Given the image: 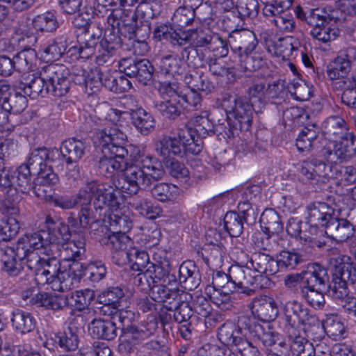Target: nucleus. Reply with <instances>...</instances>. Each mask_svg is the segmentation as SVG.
Returning <instances> with one entry per match:
<instances>
[{
	"label": "nucleus",
	"instance_id": "1",
	"mask_svg": "<svg viewBox=\"0 0 356 356\" xmlns=\"http://www.w3.org/2000/svg\"><path fill=\"white\" fill-rule=\"evenodd\" d=\"M126 140V134L116 126L97 131L95 143L97 150L102 153L98 167L104 174L123 171L122 177L115 184L117 190L136 195L140 190H146L154 181L161 179L165 171L161 163L150 155H143L134 164L127 165Z\"/></svg>",
	"mask_w": 356,
	"mask_h": 356
},
{
	"label": "nucleus",
	"instance_id": "2",
	"mask_svg": "<svg viewBox=\"0 0 356 356\" xmlns=\"http://www.w3.org/2000/svg\"><path fill=\"white\" fill-rule=\"evenodd\" d=\"M222 106L226 118L218 120L216 130L223 138L235 137L240 132L248 131L252 123L253 112L262 113V106L257 108V105L245 96L224 97Z\"/></svg>",
	"mask_w": 356,
	"mask_h": 356
},
{
	"label": "nucleus",
	"instance_id": "3",
	"mask_svg": "<svg viewBox=\"0 0 356 356\" xmlns=\"http://www.w3.org/2000/svg\"><path fill=\"white\" fill-rule=\"evenodd\" d=\"M356 280V269L351 258L335 251V305L356 316V298L350 294L348 286Z\"/></svg>",
	"mask_w": 356,
	"mask_h": 356
},
{
	"label": "nucleus",
	"instance_id": "4",
	"mask_svg": "<svg viewBox=\"0 0 356 356\" xmlns=\"http://www.w3.org/2000/svg\"><path fill=\"white\" fill-rule=\"evenodd\" d=\"M229 44L232 53L238 57L239 65L244 72L256 71L262 66V58L252 56L258 44L252 31L243 29L232 30L229 33Z\"/></svg>",
	"mask_w": 356,
	"mask_h": 356
},
{
	"label": "nucleus",
	"instance_id": "5",
	"mask_svg": "<svg viewBox=\"0 0 356 356\" xmlns=\"http://www.w3.org/2000/svg\"><path fill=\"white\" fill-rule=\"evenodd\" d=\"M52 254V249H48V252H45L39 280L43 282V284H51L54 291L68 290L74 282V271H77L80 264L74 263L70 265L68 269L62 270L60 260Z\"/></svg>",
	"mask_w": 356,
	"mask_h": 356
},
{
	"label": "nucleus",
	"instance_id": "6",
	"mask_svg": "<svg viewBox=\"0 0 356 356\" xmlns=\"http://www.w3.org/2000/svg\"><path fill=\"white\" fill-rule=\"evenodd\" d=\"M251 265L243 268L242 266H232L229 268V273L218 272L216 276L227 280V284L230 282L234 285V289H241V293L246 296H252L255 291L266 287L268 283V277L262 275L257 274L254 270H251Z\"/></svg>",
	"mask_w": 356,
	"mask_h": 356
},
{
	"label": "nucleus",
	"instance_id": "7",
	"mask_svg": "<svg viewBox=\"0 0 356 356\" xmlns=\"http://www.w3.org/2000/svg\"><path fill=\"white\" fill-rule=\"evenodd\" d=\"M120 193V191L113 189L107 184L91 180L86 181L76 196L79 204H90L94 197L93 206L97 212L98 210L106 209V207H117L118 195Z\"/></svg>",
	"mask_w": 356,
	"mask_h": 356
},
{
	"label": "nucleus",
	"instance_id": "8",
	"mask_svg": "<svg viewBox=\"0 0 356 356\" xmlns=\"http://www.w3.org/2000/svg\"><path fill=\"white\" fill-rule=\"evenodd\" d=\"M121 13L120 9L113 8L105 15L106 17L104 21L106 20L111 28L106 31L104 37L100 42L97 56L98 65H102L108 62L121 45L122 39L119 35V33H122V26L120 27Z\"/></svg>",
	"mask_w": 356,
	"mask_h": 356
},
{
	"label": "nucleus",
	"instance_id": "9",
	"mask_svg": "<svg viewBox=\"0 0 356 356\" xmlns=\"http://www.w3.org/2000/svg\"><path fill=\"white\" fill-rule=\"evenodd\" d=\"M356 156V136L346 120L335 117V163L348 162Z\"/></svg>",
	"mask_w": 356,
	"mask_h": 356
},
{
	"label": "nucleus",
	"instance_id": "10",
	"mask_svg": "<svg viewBox=\"0 0 356 356\" xmlns=\"http://www.w3.org/2000/svg\"><path fill=\"white\" fill-rule=\"evenodd\" d=\"M284 116L293 120L296 124L305 125L296 139V147L300 152H309L316 146L318 130L314 124H306L309 119L307 111L298 106H293L284 113Z\"/></svg>",
	"mask_w": 356,
	"mask_h": 356
},
{
	"label": "nucleus",
	"instance_id": "11",
	"mask_svg": "<svg viewBox=\"0 0 356 356\" xmlns=\"http://www.w3.org/2000/svg\"><path fill=\"white\" fill-rule=\"evenodd\" d=\"M87 146L75 138L65 140L60 147V154L67 165L65 175L69 179L76 180L80 175L78 161L86 154Z\"/></svg>",
	"mask_w": 356,
	"mask_h": 356
},
{
	"label": "nucleus",
	"instance_id": "12",
	"mask_svg": "<svg viewBox=\"0 0 356 356\" xmlns=\"http://www.w3.org/2000/svg\"><path fill=\"white\" fill-rule=\"evenodd\" d=\"M44 79L49 89V95L54 97H62L66 95L70 89V80L67 78V69L63 65L50 64L44 66Z\"/></svg>",
	"mask_w": 356,
	"mask_h": 356
},
{
	"label": "nucleus",
	"instance_id": "13",
	"mask_svg": "<svg viewBox=\"0 0 356 356\" xmlns=\"http://www.w3.org/2000/svg\"><path fill=\"white\" fill-rule=\"evenodd\" d=\"M118 67L120 72L136 78L143 85H147L153 77L154 67L147 59L124 58L119 61Z\"/></svg>",
	"mask_w": 356,
	"mask_h": 356
},
{
	"label": "nucleus",
	"instance_id": "14",
	"mask_svg": "<svg viewBox=\"0 0 356 356\" xmlns=\"http://www.w3.org/2000/svg\"><path fill=\"white\" fill-rule=\"evenodd\" d=\"M44 75V69L42 67L38 74H33L22 77V80L16 83V90L22 91L31 99L46 97L49 95V89L46 85Z\"/></svg>",
	"mask_w": 356,
	"mask_h": 356
},
{
	"label": "nucleus",
	"instance_id": "15",
	"mask_svg": "<svg viewBox=\"0 0 356 356\" xmlns=\"http://www.w3.org/2000/svg\"><path fill=\"white\" fill-rule=\"evenodd\" d=\"M248 308L251 311L252 318L262 322H270L275 320L278 314V309L275 300L265 296L254 297Z\"/></svg>",
	"mask_w": 356,
	"mask_h": 356
},
{
	"label": "nucleus",
	"instance_id": "16",
	"mask_svg": "<svg viewBox=\"0 0 356 356\" xmlns=\"http://www.w3.org/2000/svg\"><path fill=\"white\" fill-rule=\"evenodd\" d=\"M241 327L248 328L249 334L259 341L265 347L271 346L279 341L280 335L270 327L265 328L254 318H242L240 321Z\"/></svg>",
	"mask_w": 356,
	"mask_h": 356
},
{
	"label": "nucleus",
	"instance_id": "17",
	"mask_svg": "<svg viewBox=\"0 0 356 356\" xmlns=\"http://www.w3.org/2000/svg\"><path fill=\"white\" fill-rule=\"evenodd\" d=\"M242 318H250V315L240 316L238 318L237 325L231 323H225L219 327L218 338L222 344L235 348L245 339L244 337L249 333L248 328L241 327L240 321Z\"/></svg>",
	"mask_w": 356,
	"mask_h": 356
},
{
	"label": "nucleus",
	"instance_id": "18",
	"mask_svg": "<svg viewBox=\"0 0 356 356\" xmlns=\"http://www.w3.org/2000/svg\"><path fill=\"white\" fill-rule=\"evenodd\" d=\"M330 288L326 268L319 264H313L307 270L302 272V289Z\"/></svg>",
	"mask_w": 356,
	"mask_h": 356
},
{
	"label": "nucleus",
	"instance_id": "19",
	"mask_svg": "<svg viewBox=\"0 0 356 356\" xmlns=\"http://www.w3.org/2000/svg\"><path fill=\"white\" fill-rule=\"evenodd\" d=\"M25 256L15 245L6 247L1 257V270L8 276H17L23 270Z\"/></svg>",
	"mask_w": 356,
	"mask_h": 356
},
{
	"label": "nucleus",
	"instance_id": "20",
	"mask_svg": "<svg viewBox=\"0 0 356 356\" xmlns=\"http://www.w3.org/2000/svg\"><path fill=\"white\" fill-rule=\"evenodd\" d=\"M47 232L40 230L36 232L26 234L20 237L15 245L24 254L29 252L38 251L40 253L48 252L51 249L45 240Z\"/></svg>",
	"mask_w": 356,
	"mask_h": 356
},
{
	"label": "nucleus",
	"instance_id": "21",
	"mask_svg": "<svg viewBox=\"0 0 356 356\" xmlns=\"http://www.w3.org/2000/svg\"><path fill=\"white\" fill-rule=\"evenodd\" d=\"M81 209L78 215V218L70 216L67 218V222L70 223V227L74 234L81 236L83 237L85 232L91 227V225L95 223L97 219V213L93 211L90 204H79Z\"/></svg>",
	"mask_w": 356,
	"mask_h": 356
},
{
	"label": "nucleus",
	"instance_id": "22",
	"mask_svg": "<svg viewBox=\"0 0 356 356\" xmlns=\"http://www.w3.org/2000/svg\"><path fill=\"white\" fill-rule=\"evenodd\" d=\"M304 307L296 300L288 301L283 307L284 330L289 338L300 336V330H297V323Z\"/></svg>",
	"mask_w": 356,
	"mask_h": 356
},
{
	"label": "nucleus",
	"instance_id": "23",
	"mask_svg": "<svg viewBox=\"0 0 356 356\" xmlns=\"http://www.w3.org/2000/svg\"><path fill=\"white\" fill-rule=\"evenodd\" d=\"M150 295L152 300L162 304L163 307L168 310L172 307H175L184 293L179 289L170 288L165 283H161L153 286Z\"/></svg>",
	"mask_w": 356,
	"mask_h": 356
},
{
	"label": "nucleus",
	"instance_id": "24",
	"mask_svg": "<svg viewBox=\"0 0 356 356\" xmlns=\"http://www.w3.org/2000/svg\"><path fill=\"white\" fill-rule=\"evenodd\" d=\"M47 224V230L45 240L51 248L55 244H63L68 241L74 232L70 227V223L67 225L58 222H55L51 218L46 219Z\"/></svg>",
	"mask_w": 356,
	"mask_h": 356
},
{
	"label": "nucleus",
	"instance_id": "25",
	"mask_svg": "<svg viewBox=\"0 0 356 356\" xmlns=\"http://www.w3.org/2000/svg\"><path fill=\"white\" fill-rule=\"evenodd\" d=\"M119 195H118L117 207H106L111 210L108 214V222L112 232L127 234L132 227V220L129 216V212L127 209L120 208Z\"/></svg>",
	"mask_w": 356,
	"mask_h": 356
},
{
	"label": "nucleus",
	"instance_id": "26",
	"mask_svg": "<svg viewBox=\"0 0 356 356\" xmlns=\"http://www.w3.org/2000/svg\"><path fill=\"white\" fill-rule=\"evenodd\" d=\"M249 263L251 267L259 273V275H262L266 277L278 272L276 259L264 252H254Z\"/></svg>",
	"mask_w": 356,
	"mask_h": 356
},
{
	"label": "nucleus",
	"instance_id": "27",
	"mask_svg": "<svg viewBox=\"0 0 356 356\" xmlns=\"http://www.w3.org/2000/svg\"><path fill=\"white\" fill-rule=\"evenodd\" d=\"M353 15H356V0H335V26L339 31H346Z\"/></svg>",
	"mask_w": 356,
	"mask_h": 356
},
{
	"label": "nucleus",
	"instance_id": "28",
	"mask_svg": "<svg viewBox=\"0 0 356 356\" xmlns=\"http://www.w3.org/2000/svg\"><path fill=\"white\" fill-rule=\"evenodd\" d=\"M29 302L37 307L54 311L63 310L67 307L69 304L67 296L53 295L48 293H39L31 297Z\"/></svg>",
	"mask_w": 356,
	"mask_h": 356
},
{
	"label": "nucleus",
	"instance_id": "29",
	"mask_svg": "<svg viewBox=\"0 0 356 356\" xmlns=\"http://www.w3.org/2000/svg\"><path fill=\"white\" fill-rule=\"evenodd\" d=\"M77 271H74V282L79 281L81 277L90 280L92 282H98L103 280L106 275V268L103 261H93L86 266L81 263Z\"/></svg>",
	"mask_w": 356,
	"mask_h": 356
},
{
	"label": "nucleus",
	"instance_id": "30",
	"mask_svg": "<svg viewBox=\"0 0 356 356\" xmlns=\"http://www.w3.org/2000/svg\"><path fill=\"white\" fill-rule=\"evenodd\" d=\"M88 329L92 337L97 339L109 341L118 335L115 322L108 319L95 318L91 321Z\"/></svg>",
	"mask_w": 356,
	"mask_h": 356
},
{
	"label": "nucleus",
	"instance_id": "31",
	"mask_svg": "<svg viewBox=\"0 0 356 356\" xmlns=\"http://www.w3.org/2000/svg\"><path fill=\"white\" fill-rule=\"evenodd\" d=\"M181 78L188 88L204 92L205 94L211 93L214 89L213 84L209 77L196 69L188 70Z\"/></svg>",
	"mask_w": 356,
	"mask_h": 356
},
{
	"label": "nucleus",
	"instance_id": "32",
	"mask_svg": "<svg viewBox=\"0 0 356 356\" xmlns=\"http://www.w3.org/2000/svg\"><path fill=\"white\" fill-rule=\"evenodd\" d=\"M309 227L307 229V234L311 236V238L306 241L312 243L318 248H326L327 250L332 249L334 243V236L332 229H319L316 224L309 223Z\"/></svg>",
	"mask_w": 356,
	"mask_h": 356
},
{
	"label": "nucleus",
	"instance_id": "33",
	"mask_svg": "<svg viewBox=\"0 0 356 356\" xmlns=\"http://www.w3.org/2000/svg\"><path fill=\"white\" fill-rule=\"evenodd\" d=\"M179 275L180 283L184 284V288L189 291L195 289L201 282L200 271L195 263L191 260L181 264Z\"/></svg>",
	"mask_w": 356,
	"mask_h": 356
},
{
	"label": "nucleus",
	"instance_id": "34",
	"mask_svg": "<svg viewBox=\"0 0 356 356\" xmlns=\"http://www.w3.org/2000/svg\"><path fill=\"white\" fill-rule=\"evenodd\" d=\"M193 127L186 126V130L188 136H196L200 138H204L213 134L221 135L216 130V124H213L207 117L197 115L193 118L192 121Z\"/></svg>",
	"mask_w": 356,
	"mask_h": 356
},
{
	"label": "nucleus",
	"instance_id": "35",
	"mask_svg": "<svg viewBox=\"0 0 356 356\" xmlns=\"http://www.w3.org/2000/svg\"><path fill=\"white\" fill-rule=\"evenodd\" d=\"M130 115L131 124L142 135L147 136L154 129V118L143 108L132 110Z\"/></svg>",
	"mask_w": 356,
	"mask_h": 356
},
{
	"label": "nucleus",
	"instance_id": "36",
	"mask_svg": "<svg viewBox=\"0 0 356 356\" xmlns=\"http://www.w3.org/2000/svg\"><path fill=\"white\" fill-rule=\"evenodd\" d=\"M11 323L13 329L21 334L31 332L36 327V321L32 314L19 309L12 312Z\"/></svg>",
	"mask_w": 356,
	"mask_h": 356
},
{
	"label": "nucleus",
	"instance_id": "37",
	"mask_svg": "<svg viewBox=\"0 0 356 356\" xmlns=\"http://www.w3.org/2000/svg\"><path fill=\"white\" fill-rule=\"evenodd\" d=\"M325 207V204L318 203V207L312 203L307 207V222L309 223L319 224L321 227L329 229L334 223L332 213L323 212Z\"/></svg>",
	"mask_w": 356,
	"mask_h": 356
},
{
	"label": "nucleus",
	"instance_id": "38",
	"mask_svg": "<svg viewBox=\"0 0 356 356\" xmlns=\"http://www.w3.org/2000/svg\"><path fill=\"white\" fill-rule=\"evenodd\" d=\"M154 38L159 41L165 40L173 47L180 49L184 42L186 40V35L181 30L172 31L168 26L162 24L158 26L154 31Z\"/></svg>",
	"mask_w": 356,
	"mask_h": 356
},
{
	"label": "nucleus",
	"instance_id": "39",
	"mask_svg": "<svg viewBox=\"0 0 356 356\" xmlns=\"http://www.w3.org/2000/svg\"><path fill=\"white\" fill-rule=\"evenodd\" d=\"M156 153L163 157L169 156L171 154L180 156L184 153L182 140L179 138L172 136H164L155 145Z\"/></svg>",
	"mask_w": 356,
	"mask_h": 356
},
{
	"label": "nucleus",
	"instance_id": "40",
	"mask_svg": "<svg viewBox=\"0 0 356 356\" xmlns=\"http://www.w3.org/2000/svg\"><path fill=\"white\" fill-rule=\"evenodd\" d=\"M79 330L71 323L63 332L55 334V342L65 351L75 350L79 345Z\"/></svg>",
	"mask_w": 356,
	"mask_h": 356
},
{
	"label": "nucleus",
	"instance_id": "41",
	"mask_svg": "<svg viewBox=\"0 0 356 356\" xmlns=\"http://www.w3.org/2000/svg\"><path fill=\"white\" fill-rule=\"evenodd\" d=\"M154 108L163 118L170 120L177 119L183 109L181 100L177 98L154 102Z\"/></svg>",
	"mask_w": 356,
	"mask_h": 356
},
{
	"label": "nucleus",
	"instance_id": "42",
	"mask_svg": "<svg viewBox=\"0 0 356 356\" xmlns=\"http://www.w3.org/2000/svg\"><path fill=\"white\" fill-rule=\"evenodd\" d=\"M60 251L63 260L73 261L72 265L79 263L78 261L82 259L86 252L85 241L82 239L65 242L62 244V249Z\"/></svg>",
	"mask_w": 356,
	"mask_h": 356
},
{
	"label": "nucleus",
	"instance_id": "43",
	"mask_svg": "<svg viewBox=\"0 0 356 356\" xmlns=\"http://www.w3.org/2000/svg\"><path fill=\"white\" fill-rule=\"evenodd\" d=\"M24 49L12 58L15 70L19 72L29 71L35 65L37 54L32 47H23Z\"/></svg>",
	"mask_w": 356,
	"mask_h": 356
},
{
	"label": "nucleus",
	"instance_id": "44",
	"mask_svg": "<svg viewBox=\"0 0 356 356\" xmlns=\"http://www.w3.org/2000/svg\"><path fill=\"white\" fill-rule=\"evenodd\" d=\"M33 175H35L33 170L26 164H22L14 171L12 178L15 179L18 187L17 191H19L22 193H31L33 184Z\"/></svg>",
	"mask_w": 356,
	"mask_h": 356
},
{
	"label": "nucleus",
	"instance_id": "45",
	"mask_svg": "<svg viewBox=\"0 0 356 356\" xmlns=\"http://www.w3.org/2000/svg\"><path fill=\"white\" fill-rule=\"evenodd\" d=\"M51 151L45 147H39L33 149L29 158V166L34 174L40 173L42 170L47 168V162L50 160Z\"/></svg>",
	"mask_w": 356,
	"mask_h": 356
},
{
	"label": "nucleus",
	"instance_id": "46",
	"mask_svg": "<svg viewBox=\"0 0 356 356\" xmlns=\"http://www.w3.org/2000/svg\"><path fill=\"white\" fill-rule=\"evenodd\" d=\"M245 219L236 211H228L224 217V228L232 237L240 236L246 224Z\"/></svg>",
	"mask_w": 356,
	"mask_h": 356
},
{
	"label": "nucleus",
	"instance_id": "47",
	"mask_svg": "<svg viewBox=\"0 0 356 356\" xmlns=\"http://www.w3.org/2000/svg\"><path fill=\"white\" fill-rule=\"evenodd\" d=\"M120 10L121 24L122 29L127 31V35H134L135 37L138 36V33L143 31V25L141 27H137V19L138 16L134 9L126 8H118Z\"/></svg>",
	"mask_w": 356,
	"mask_h": 356
},
{
	"label": "nucleus",
	"instance_id": "48",
	"mask_svg": "<svg viewBox=\"0 0 356 356\" xmlns=\"http://www.w3.org/2000/svg\"><path fill=\"white\" fill-rule=\"evenodd\" d=\"M285 83V81L282 79H277L269 83L266 88V100L277 105L284 102L288 96V90Z\"/></svg>",
	"mask_w": 356,
	"mask_h": 356
},
{
	"label": "nucleus",
	"instance_id": "49",
	"mask_svg": "<svg viewBox=\"0 0 356 356\" xmlns=\"http://www.w3.org/2000/svg\"><path fill=\"white\" fill-rule=\"evenodd\" d=\"M66 48L65 40L62 39L51 40L42 47V56L47 62L58 60L63 55Z\"/></svg>",
	"mask_w": 356,
	"mask_h": 356
},
{
	"label": "nucleus",
	"instance_id": "50",
	"mask_svg": "<svg viewBox=\"0 0 356 356\" xmlns=\"http://www.w3.org/2000/svg\"><path fill=\"white\" fill-rule=\"evenodd\" d=\"M168 311L172 312L173 320L176 323H186L187 324L184 325L183 327H185V332L190 333L188 325H191V323L188 322L193 316V309L191 305L181 298L175 307H172Z\"/></svg>",
	"mask_w": 356,
	"mask_h": 356
},
{
	"label": "nucleus",
	"instance_id": "51",
	"mask_svg": "<svg viewBox=\"0 0 356 356\" xmlns=\"http://www.w3.org/2000/svg\"><path fill=\"white\" fill-rule=\"evenodd\" d=\"M84 38L83 41L79 42L78 46L70 48L69 51H72V54H77L79 57L84 59H88L94 54H96L95 56H97L100 42L96 41L95 39L87 38L86 35ZM95 61L97 62V57H95Z\"/></svg>",
	"mask_w": 356,
	"mask_h": 356
},
{
	"label": "nucleus",
	"instance_id": "52",
	"mask_svg": "<svg viewBox=\"0 0 356 356\" xmlns=\"http://www.w3.org/2000/svg\"><path fill=\"white\" fill-rule=\"evenodd\" d=\"M183 33L186 35V40L184 42L182 47L193 43L195 47H207L209 49L214 36H216V35H212L210 32H205L202 29L183 31Z\"/></svg>",
	"mask_w": 356,
	"mask_h": 356
},
{
	"label": "nucleus",
	"instance_id": "53",
	"mask_svg": "<svg viewBox=\"0 0 356 356\" xmlns=\"http://www.w3.org/2000/svg\"><path fill=\"white\" fill-rule=\"evenodd\" d=\"M26 95L22 91L17 90L13 94L6 96V99L2 102V105L8 114L10 112L18 113L22 112L27 106Z\"/></svg>",
	"mask_w": 356,
	"mask_h": 356
},
{
	"label": "nucleus",
	"instance_id": "54",
	"mask_svg": "<svg viewBox=\"0 0 356 356\" xmlns=\"http://www.w3.org/2000/svg\"><path fill=\"white\" fill-rule=\"evenodd\" d=\"M261 222L265 232L268 234H279L283 230V222L280 215L273 209H269L264 212L261 216Z\"/></svg>",
	"mask_w": 356,
	"mask_h": 356
},
{
	"label": "nucleus",
	"instance_id": "55",
	"mask_svg": "<svg viewBox=\"0 0 356 356\" xmlns=\"http://www.w3.org/2000/svg\"><path fill=\"white\" fill-rule=\"evenodd\" d=\"M33 28L41 32H53L58 27V22L54 13L46 12L35 16L32 20Z\"/></svg>",
	"mask_w": 356,
	"mask_h": 356
},
{
	"label": "nucleus",
	"instance_id": "56",
	"mask_svg": "<svg viewBox=\"0 0 356 356\" xmlns=\"http://www.w3.org/2000/svg\"><path fill=\"white\" fill-rule=\"evenodd\" d=\"M337 210L340 217L336 218L338 225L335 229V243H339L346 241L351 237L354 233V228L350 222L343 218L341 208L335 202V211Z\"/></svg>",
	"mask_w": 356,
	"mask_h": 356
},
{
	"label": "nucleus",
	"instance_id": "57",
	"mask_svg": "<svg viewBox=\"0 0 356 356\" xmlns=\"http://www.w3.org/2000/svg\"><path fill=\"white\" fill-rule=\"evenodd\" d=\"M155 330L156 325L152 323L149 327L143 326L138 327L134 325L126 328L123 327L122 332L136 346L152 336Z\"/></svg>",
	"mask_w": 356,
	"mask_h": 356
},
{
	"label": "nucleus",
	"instance_id": "58",
	"mask_svg": "<svg viewBox=\"0 0 356 356\" xmlns=\"http://www.w3.org/2000/svg\"><path fill=\"white\" fill-rule=\"evenodd\" d=\"M289 339L291 340L290 356H316L314 347L305 337L298 336Z\"/></svg>",
	"mask_w": 356,
	"mask_h": 356
},
{
	"label": "nucleus",
	"instance_id": "59",
	"mask_svg": "<svg viewBox=\"0 0 356 356\" xmlns=\"http://www.w3.org/2000/svg\"><path fill=\"white\" fill-rule=\"evenodd\" d=\"M145 271L149 275L150 282L153 285L170 283L172 280H175V277L173 275H170L169 270L160 264L152 263L149 264L148 268H145Z\"/></svg>",
	"mask_w": 356,
	"mask_h": 356
},
{
	"label": "nucleus",
	"instance_id": "60",
	"mask_svg": "<svg viewBox=\"0 0 356 356\" xmlns=\"http://www.w3.org/2000/svg\"><path fill=\"white\" fill-rule=\"evenodd\" d=\"M14 33L18 37L17 40L22 47H33L37 42V37L29 28L27 22L24 19L18 22Z\"/></svg>",
	"mask_w": 356,
	"mask_h": 356
},
{
	"label": "nucleus",
	"instance_id": "61",
	"mask_svg": "<svg viewBox=\"0 0 356 356\" xmlns=\"http://www.w3.org/2000/svg\"><path fill=\"white\" fill-rule=\"evenodd\" d=\"M93 298V292L90 290H81L67 296L68 307H74L78 311L87 309Z\"/></svg>",
	"mask_w": 356,
	"mask_h": 356
},
{
	"label": "nucleus",
	"instance_id": "62",
	"mask_svg": "<svg viewBox=\"0 0 356 356\" xmlns=\"http://www.w3.org/2000/svg\"><path fill=\"white\" fill-rule=\"evenodd\" d=\"M329 288L302 289L300 291L303 299L312 307L321 309L325 304L324 293Z\"/></svg>",
	"mask_w": 356,
	"mask_h": 356
},
{
	"label": "nucleus",
	"instance_id": "63",
	"mask_svg": "<svg viewBox=\"0 0 356 356\" xmlns=\"http://www.w3.org/2000/svg\"><path fill=\"white\" fill-rule=\"evenodd\" d=\"M131 270L134 271H144L148 268L149 262V255L145 250L136 248H129V261Z\"/></svg>",
	"mask_w": 356,
	"mask_h": 356
},
{
	"label": "nucleus",
	"instance_id": "64",
	"mask_svg": "<svg viewBox=\"0 0 356 356\" xmlns=\"http://www.w3.org/2000/svg\"><path fill=\"white\" fill-rule=\"evenodd\" d=\"M124 296V293L120 287L111 286L103 291L97 296V301L102 305L120 307V300Z\"/></svg>",
	"mask_w": 356,
	"mask_h": 356
}]
</instances>
